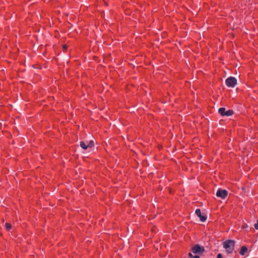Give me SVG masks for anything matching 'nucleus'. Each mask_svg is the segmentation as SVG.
Segmentation results:
<instances>
[{
    "instance_id": "1",
    "label": "nucleus",
    "mask_w": 258,
    "mask_h": 258,
    "mask_svg": "<svg viewBox=\"0 0 258 258\" xmlns=\"http://www.w3.org/2000/svg\"><path fill=\"white\" fill-rule=\"evenodd\" d=\"M223 245L228 253H231L234 249L235 241L230 239L226 240L223 242Z\"/></svg>"
},
{
    "instance_id": "2",
    "label": "nucleus",
    "mask_w": 258,
    "mask_h": 258,
    "mask_svg": "<svg viewBox=\"0 0 258 258\" xmlns=\"http://www.w3.org/2000/svg\"><path fill=\"white\" fill-rule=\"evenodd\" d=\"M191 251L195 254H202L205 251V248L199 244H196L192 247Z\"/></svg>"
},
{
    "instance_id": "3",
    "label": "nucleus",
    "mask_w": 258,
    "mask_h": 258,
    "mask_svg": "<svg viewBox=\"0 0 258 258\" xmlns=\"http://www.w3.org/2000/svg\"><path fill=\"white\" fill-rule=\"evenodd\" d=\"M225 83L228 87L233 88L237 84V80L234 77H230L225 80Z\"/></svg>"
},
{
    "instance_id": "4",
    "label": "nucleus",
    "mask_w": 258,
    "mask_h": 258,
    "mask_svg": "<svg viewBox=\"0 0 258 258\" xmlns=\"http://www.w3.org/2000/svg\"><path fill=\"white\" fill-rule=\"evenodd\" d=\"M219 113L222 116H229L233 114V111L228 110L226 111L225 108L223 107L220 108L218 110Z\"/></svg>"
},
{
    "instance_id": "5",
    "label": "nucleus",
    "mask_w": 258,
    "mask_h": 258,
    "mask_svg": "<svg viewBox=\"0 0 258 258\" xmlns=\"http://www.w3.org/2000/svg\"><path fill=\"white\" fill-rule=\"evenodd\" d=\"M227 194L228 192L226 190L219 189L216 192V196L222 199H225L227 196Z\"/></svg>"
},
{
    "instance_id": "6",
    "label": "nucleus",
    "mask_w": 258,
    "mask_h": 258,
    "mask_svg": "<svg viewBox=\"0 0 258 258\" xmlns=\"http://www.w3.org/2000/svg\"><path fill=\"white\" fill-rule=\"evenodd\" d=\"M196 214L200 218V220L202 222H205L207 219V217L206 216L202 215L201 211L200 209H196L195 211Z\"/></svg>"
},
{
    "instance_id": "7",
    "label": "nucleus",
    "mask_w": 258,
    "mask_h": 258,
    "mask_svg": "<svg viewBox=\"0 0 258 258\" xmlns=\"http://www.w3.org/2000/svg\"><path fill=\"white\" fill-rule=\"evenodd\" d=\"M247 251V248L246 246H242L240 250L239 253L241 255H244Z\"/></svg>"
},
{
    "instance_id": "8",
    "label": "nucleus",
    "mask_w": 258,
    "mask_h": 258,
    "mask_svg": "<svg viewBox=\"0 0 258 258\" xmlns=\"http://www.w3.org/2000/svg\"><path fill=\"white\" fill-rule=\"evenodd\" d=\"M80 146L84 150H87L88 148L87 143H86L83 141L80 142Z\"/></svg>"
},
{
    "instance_id": "9",
    "label": "nucleus",
    "mask_w": 258,
    "mask_h": 258,
    "mask_svg": "<svg viewBox=\"0 0 258 258\" xmlns=\"http://www.w3.org/2000/svg\"><path fill=\"white\" fill-rule=\"evenodd\" d=\"M87 147H88V148H92L94 146V142L92 140L87 142Z\"/></svg>"
},
{
    "instance_id": "10",
    "label": "nucleus",
    "mask_w": 258,
    "mask_h": 258,
    "mask_svg": "<svg viewBox=\"0 0 258 258\" xmlns=\"http://www.w3.org/2000/svg\"><path fill=\"white\" fill-rule=\"evenodd\" d=\"M5 227L7 230H10L12 227V226L10 223H6L5 224Z\"/></svg>"
},
{
    "instance_id": "11",
    "label": "nucleus",
    "mask_w": 258,
    "mask_h": 258,
    "mask_svg": "<svg viewBox=\"0 0 258 258\" xmlns=\"http://www.w3.org/2000/svg\"><path fill=\"white\" fill-rule=\"evenodd\" d=\"M254 227L256 229L258 230V219L257 222L254 224Z\"/></svg>"
},
{
    "instance_id": "12",
    "label": "nucleus",
    "mask_w": 258,
    "mask_h": 258,
    "mask_svg": "<svg viewBox=\"0 0 258 258\" xmlns=\"http://www.w3.org/2000/svg\"><path fill=\"white\" fill-rule=\"evenodd\" d=\"M217 258H223L222 254L219 253L217 255Z\"/></svg>"
},
{
    "instance_id": "13",
    "label": "nucleus",
    "mask_w": 258,
    "mask_h": 258,
    "mask_svg": "<svg viewBox=\"0 0 258 258\" xmlns=\"http://www.w3.org/2000/svg\"><path fill=\"white\" fill-rule=\"evenodd\" d=\"M188 256L191 258H193L194 257V255L191 253H188Z\"/></svg>"
},
{
    "instance_id": "14",
    "label": "nucleus",
    "mask_w": 258,
    "mask_h": 258,
    "mask_svg": "<svg viewBox=\"0 0 258 258\" xmlns=\"http://www.w3.org/2000/svg\"><path fill=\"white\" fill-rule=\"evenodd\" d=\"M193 258H200L199 255H194Z\"/></svg>"
},
{
    "instance_id": "15",
    "label": "nucleus",
    "mask_w": 258,
    "mask_h": 258,
    "mask_svg": "<svg viewBox=\"0 0 258 258\" xmlns=\"http://www.w3.org/2000/svg\"><path fill=\"white\" fill-rule=\"evenodd\" d=\"M247 227V225H246V224H244V225H243L242 226V228H244Z\"/></svg>"
},
{
    "instance_id": "16",
    "label": "nucleus",
    "mask_w": 258,
    "mask_h": 258,
    "mask_svg": "<svg viewBox=\"0 0 258 258\" xmlns=\"http://www.w3.org/2000/svg\"><path fill=\"white\" fill-rule=\"evenodd\" d=\"M67 48V46L66 45H63V49H66Z\"/></svg>"
}]
</instances>
